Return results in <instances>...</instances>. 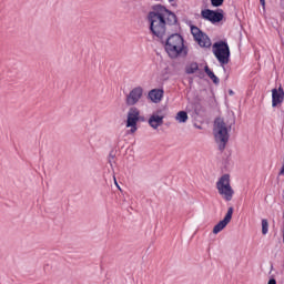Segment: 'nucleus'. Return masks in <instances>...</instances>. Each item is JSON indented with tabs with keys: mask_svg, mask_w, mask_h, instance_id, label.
Wrapping results in <instances>:
<instances>
[{
	"mask_svg": "<svg viewBox=\"0 0 284 284\" xmlns=\"http://www.w3.org/2000/svg\"><path fill=\"white\" fill-rule=\"evenodd\" d=\"M149 99L153 101V103H159L163 99V89H153L149 92Z\"/></svg>",
	"mask_w": 284,
	"mask_h": 284,
	"instance_id": "nucleus-12",
	"label": "nucleus"
},
{
	"mask_svg": "<svg viewBox=\"0 0 284 284\" xmlns=\"http://www.w3.org/2000/svg\"><path fill=\"white\" fill-rule=\"evenodd\" d=\"M262 8H265V0H260Z\"/></svg>",
	"mask_w": 284,
	"mask_h": 284,
	"instance_id": "nucleus-21",
	"label": "nucleus"
},
{
	"mask_svg": "<svg viewBox=\"0 0 284 284\" xmlns=\"http://www.w3.org/2000/svg\"><path fill=\"white\" fill-rule=\"evenodd\" d=\"M284 101V90L283 87H280L278 89L272 90V108H276V105H280V103H283Z\"/></svg>",
	"mask_w": 284,
	"mask_h": 284,
	"instance_id": "nucleus-11",
	"label": "nucleus"
},
{
	"mask_svg": "<svg viewBox=\"0 0 284 284\" xmlns=\"http://www.w3.org/2000/svg\"><path fill=\"white\" fill-rule=\"evenodd\" d=\"M187 119H190V116L187 115V112L179 111L176 113L175 121H178V123H187Z\"/></svg>",
	"mask_w": 284,
	"mask_h": 284,
	"instance_id": "nucleus-14",
	"label": "nucleus"
},
{
	"mask_svg": "<svg viewBox=\"0 0 284 284\" xmlns=\"http://www.w3.org/2000/svg\"><path fill=\"white\" fill-rule=\"evenodd\" d=\"M112 160H114V155H112V153H110V155H109V163H110L111 168H112Z\"/></svg>",
	"mask_w": 284,
	"mask_h": 284,
	"instance_id": "nucleus-19",
	"label": "nucleus"
},
{
	"mask_svg": "<svg viewBox=\"0 0 284 284\" xmlns=\"http://www.w3.org/2000/svg\"><path fill=\"white\" fill-rule=\"evenodd\" d=\"M268 284H276V280H275V278H271V280L268 281Z\"/></svg>",
	"mask_w": 284,
	"mask_h": 284,
	"instance_id": "nucleus-20",
	"label": "nucleus"
},
{
	"mask_svg": "<svg viewBox=\"0 0 284 284\" xmlns=\"http://www.w3.org/2000/svg\"><path fill=\"white\" fill-rule=\"evenodd\" d=\"M191 33L196 41V43L200 45V48H211L212 47V40H210V37L205 34V32L201 31L199 27L191 26Z\"/></svg>",
	"mask_w": 284,
	"mask_h": 284,
	"instance_id": "nucleus-5",
	"label": "nucleus"
},
{
	"mask_svg": "<svg viewBox=\"0 0 284 284\" xmlns=\"http://www.w3.org/2000/svg\"><path fill=\"white\" fill-rule=\"evenodd\" d=\"M149 22V30L153 37L161 39L164 43V50L169 54L170 59H179V57H187V47H185V40L182 34L172 33L163 41L168 32V26H179V18L176 13L172 12L170 9H166L163 4H155L152 7L146 16Z\"/></svg>",
	"mask_w": 284,
	"mask_h": 284,
	"instance_id": "nucleus-1",
	"label": "nucleus"
},
{
	"mask_svg": "<svg viewBox=\"0 0 284 284\" xmlns=\"http://www.w3.org/2000/svg\"><path fill=\"white\" fill-rule=\"evenodd\" d=\"M232 214H234V207L231 206L229 207L224 219L213 227V234H219V232H223V230L227 227V224L230 223V221H232Z\"/></svg>",
	"mask_w": 284,
	"mask_h": 284,
	"instance_id": "nucleus-9",
	"label": "nucleus"
},
{
	"mask_svg": "<svg viewBox=\"0 0 284 284\" xmlns=\"http://www.w3.org/2000/svg\"><path fill=\"white\" fill-rule=\"evenodd\" d=\"M213 54L215 59H217L219 63L221 65H227L230 63V44H227V41H217L213 43Z\"/></svg>",
	"mask_w": 284,
	"mask_h": 284,
	"instance_id": "nucleus-3",
	"label": "nucleus"
},
{
	"mask_svg": "<svg viewBox=\"0 0 284 284\" xmlns=\"http://www.w3.org/2000/svg\"><path fill=\"white\" fill-rule=\"evenodd\" d=\"M139 121H141V111H139L136 106H133L129 110L126 119V128H131V134L136 132V123H139Z\"/></svg>",
	"mask_w": 284,
	"mask_h": 284,
	"instance_id": "nucleus-6",
	"label": "nucleus"
},
{
	"mask_svg": "<svg viewBox=\"0 0 284 284\" xmlns=\"http://www.w3.org/2000/svg\"><path fill=\"white\" fill-rule=\"evenodd\" d=\"M270 230V223L267 222V220L263 219L262 220V234H267Z\"/></svg>",
	"mask_w": 284,
	"mask_h": 284,
	"instance_id": "nucleus-16",
	"label": "nucleus"
},
{
	"mask_svg": "<svg viewBox=\"0 0 284 284\" xmlns=\"http://www.w3.org/2000/svg\"><path fill=\"white\" fill-rule=\"evenodd\" d=\"M204 72L207 74V77L213 81L215 85H219L221 83V80L219 79V77H216V74L212 72L209 65L204 67Z\"/></svg>",
	"mask_w": 284,
	"mask_h": 284,
	"instance_id": "nucleus-13",
	"label": "nucleus"
},
{
	"mask_svg": "<svg viewBox=\"0 0 284 284\" xmlns=\"http://www.w3.org/2000/svg\"><path fill=\"white\" fill-rule=\"evenodd\" d=\"M141 99H143V87H135L126 95L125 103L126 105H136Z\"/></svg>",
	"mask_w": 284,
	"mask_h": 284,
	"instance_id": "nucleus-8",
	"label": "nucleus"
},
{
	"mask_svg": "<svg viewBox=\"0 0 284 284\" xmlns=\"http://www.w3.org/2000/svg\"><path fill=\"white\" fill-rule=\"evenodd\" d=\"M199 70V63L196 62H191L185 67V73L186 74H194Z\"/></svg>",
	"mask_w": 284,
	"mask_h": 284,
	"instance_id": "nucleus-15",
	"label": "nucleus"
},
{
	"mask_svg": "<svg viewBox=\"0 0 284 284\" xmlns=\"http://www.w3.org/2000/svg\"><path fill=\"white\" fill-rule=\"evenodd\" d=\"M225 0H211V4L213 6V8H221V6H223Z\"/></svg>",
	"mask_w": 284,
	"mask_h": 284,
	"instance_id": "nucleus-17",
	"label": "nucleus"
},
{
	"mask_svg": "<svg viewBox=\"0 0 284 284\" xmlns=\"http://www.w3.org/2000/svg\"><path fill=\"white\" fill-rule=\"evenodd\" d=\"M140 10H141L142 14H148V7L146 6H141Z\"/></svg>",
	"mask_w": 284,
	"mask_h": 284,
	"instance_id": "nucleus-18",
	"label": "nucleus"
},
{
	"mask_svg": "<svg viewBox=\"0 0 284 284\" xmlns=\"http://www.w3.org/2000/svg\"><path fill=\"white\" fill-rule=\"evenodd\" d=\"M229 93H230V94H234V91L230 90Z\"/></svg>",
	"mask_w": 284,
	"mask_h": 284,
	"instance_id": "nucleus-22",
	"label": "nucleus"
},
{
	"mask_svg": "<svg viewBox=\"0 0 284 284\" xmlns=\"http://www.w3.org/2000/svg\"><path fill=\"white\" fill-rule=\"evenodd\" d=\"M213 132L215 142L219 144L220 152H224L230 141V129H227V124L223 119H215Z\"/></svg>",
	"mask_w": 284,
	"mask_h": 284,
	"instance_id": "nucleus-2",
	"label": "nucleus"
},
{
	"mask_svg": "<svg viewBox=\"0 0 284 284\" xmlns=\"http://www.w3.org/2000/svg\"><path fill=\"white\" fill-rule=\"evenodd\" d=\"M201 16L206 21L211 23H221L223 20V9L212 10V9H204L201 11Z\"/></svg>",
	"mask_w": 284,
	"mask_h": 284,
	"instance_id": "nucleus-7",
	"label": "nucleus"
},
{
	"mask_svg": "<svg viewBox=\"0 0 284 284\" xmlns=\"http://www.w3.org/2000/svg\"><path fill=\"white\" fill-rule=\"evenodd\" d=\"M163 119H165V115H163V111L158 110L150 116L149 125H151L153 130H159V128L163 125Z\"/></svg>",
	"mask_w": 284,
	"mask_h": 284,
	"instance_id": "nucleus-10",
	"label": "nucleus"
},
{
	"mask_svg": "<svg viewBox=\"0 0 284 284\" xmlns=\"http://www.w3.org/2000/svg\"><path fill=\"white\" fill-rule=\"evenodd\" d=\"M216 190L224 201H232L234 199V189L230 184V174H224L219 179Z\"/></svg>",
	"mask_w": 284,
	"mask_h": 284,
	"instance_id": "nucleus-4",
	"label": "nucleus"
},
{
	"mask_svg": "<svg viewBox=\"0 0 284 284\" xmlns=\"http://www.w3.org/2000/svg\"><path fill=\"white\" fill-rule=\"evenodd\" d=\"M172 1H174V0H169V3H172Z\"/></svg>",
	"mask_w": 284,
	"mask_h": 284,
	"instance_id": "nucleus-23",
	"label": "nucleus"
}]
</instances>
